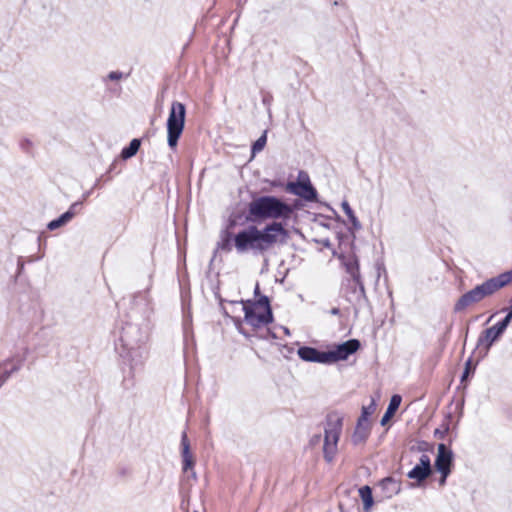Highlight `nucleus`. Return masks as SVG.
I'll list each match as a JSON object with an SVG mask.
<instances>
[{
  "label": "nucleus",
  "instance_id": "13",
  "mask_svg": "<svg viewBox=\"0 0 512 512\" xmlns=\"http://www.w3.org/2000/svg\"><path fill=\"white\" fill-rule=\"evenodd\" d=\"M347 285L349 288V294L347 295V300L353 304L355 313H358V310L367 302L365 287L363 286V297L359 295V291L361 290L360 286H358L352 279L347 280Z\"/></svg>",
  "mask_w": 512,
  "mask_h": 512
},
{
  "label": "nucleus",
  "instance_id": "28",
  "mask_svg": "<svg viewBox=\"0 0 512 512\" xmlns=\"http://www.w3.org/2000/svg\"><path fill=\"white\" fill-rule=\"evenodd\" d=\"M218 248L224 251H231V234L229 232L225 233V237L222 239L220 243H218Z\"/></svg>",
  "mask_w": 512,
  "mask_h": 512
},
{
  "label": "nucleus",
  "instance_id": "16",
  "mask_svg": "<svg viewBox=\"0 0 512 512\" xmlns=\"http://www.w3.org/2000/svg\"><path fill=\"white\" fill-rule=\"evenodd\" d=\"M379 486L382 490L383 496L388 499L399 494L401 491V482L393 477H386L382 479Z\"/></svg>",
  "mask_w": 512,
  "mask_h": 512
},
{
  "label": "nucleus",
  "instance_id": "4",
  "mask_svg": "<svg viewBox=\"0 0 512 512\" xmlns=\"http://www.w3.org/2000/svg\"><path fill=\"white\" fill-rule=\"evenodd\" d=\"M512 281V272H505L490 278L480 285L464 293L455 303L454 311L461 312L467 307L481 302Z\"/></svg>",
  "mask_w": 512,
  "mask_h": 512
},
{
  "label": "nucleus",
  "instance_id": "24",
  "mask_svg": "<svg viewBox=\"0 0 512 512\" xmlns=\"http://www.w3.org/2000/svg\"><path fill=\"white\" fill-rule=\"evenodd\" d=\"M267 142V131H264V133L253 143L251 152L252 157H254L257 153L261 152Z\"/></svg>",
  "mask_w": 512,
  "mask_h": 512
},
{
  "label": "nucleus",
  "instance_id": "3",
  "mask_svg": "<svg viewBox=\"0 0 512 512\" xmlns=\"http://www.w3.org/2000/svg\"><path fill=\"white\" fill-rule=\"evenodd\" d=\"M294 208L282 199L272 195L255 196L247 205L246 221L259 223L264 220H288Z\"/></svg>",
  "mask_w": 512,
  "mask_h": 512
},
{
  "label": "nucleus",
  "instance_id": "14",
  "mask_svg": "<svg viewBox=\"0 0 512 512\" xmlns=\"http://www.w3.org/2000/svg\"><path fill=\"white\" fill-rule=\"evenodd\" d=\"M502 335L495 326L485 329L477 340V348L484 349V354H487L493 343Z\"/></svg>",
  "mask_w": 512,
  "mask_h": 512
},
{
  "label": "nucleus",
  "instance_id": "35",
  "mask_svg": "<svg viewBox=\"0 0 512 512\" xmlns=\"http://www.w3.org/2000/svg\"><path fill=\"white\" fill-rule=\"evenodd\" d=\"M31 145V142L29 140H25L24 142H22L21 146L23 149H26V147L30 146Z\"/></svg>",
  "mask_w": 512,
  "mask_h": 512
},
{
  "label": "nucleus",
  "instance_id": "39",
  "mask_svg": "<svg viewBox=\"0 0 512 512\" xmlns=\"http://www.w3.org/2000/svg\"><path fill=\"white\" fill-rule=\"evenodd\" d=\"M319 440H320V436H315V438L312 439V442L319 441Z\"/></svg>",
  "mask_w": 512,
  "mask_h": 512
},
{
  "label": "nucleus",
  "instance_id": "33",
  "mask_svg": "<svg viewBox=\"0 0 512 512\" xmlns=\"http://www.w3.org/2000/svg\"><path fill=\"white\" fill-rule=\"evenodd\" d=\"M444 435H445V431H443V432H442V431H440L439 429H436V430H435V436H436V437H438V438L442 439V438H444Z\"/></svg>",
  "mask_w": 512,
  "mask_h": 512
},
{
  "label": "nucleus",
  "instance_id": "32",
  "mask_svg": "<svg viewBox=\"0 0 512 512\" xmlns=\"http://www.w3.org/2000/svg\"><path fill=\"white\" fill-rule=\"evenodd\" d=\"M82 204V201H78V202H75L73 203L69 209L67 211H72L73 213V218L75 217V215L77 214V208Z\"/></svg>",
  "mask_w": 512,
  "mask_h": 512
},
{
  "label": "nucleus",
  "instance_id": "43",
  "mask_svg": "<svg viewBox=\"0 0 512 512\" xmlns=\"http://www.w3.org/2000/svg\"><path fill=\"white\" fill-rule=\"evenodd\" d=\"M194 512H198V511H194Z\"/></svg>",
  "mask_w": 512,
  "mask_h": 512
},
{
  "label": "nucleus",
  "instance_id": "15",
  "mask_svg": "<svg viewBox=\"0 0 512 512\" xmlns=\"http://www.w3.org/2000/svg\"><path fill=\"white\" fill-rule=\"evenodd\" d=\"M346 272L351 276L353 282L360 286L359 295L363 297V281L360 274L359 261L356 256L347 258L344 262Z\"/></svg>",
  "mask_w": 512,
  "mask_h": 512
},
{
  "label": "nucleus",
  "instance_id": "2",
  "mask_svg": "<svg viewBox=\"0 0 512 512\" xmlns=\"http://www.w3.org/2000/svg\"><path fill=\"white\" fill-rule=\"evenodd\" d=\"M148 339V328L138 323L126 322L121 327L116 350L126 363L129 364L131 371L140 368L147 357L145 343Z\"/></svg>",
  "mask_w": 512,
  "mask_h": 512
},
{
  "label": "nucleus",
  "instance_id": "34",
  "mask_svg": "<svg viewBox=\"0 0 512 512\" xmlns=\"http://www.w3.org/2000/svg\"><path fill=\"white\" fill-rule=\"evenodd\" d=\"M330 314L335 315V316H336V315H339V314H340V309H339V308H336V307H335V308H332V309L330 310Z\"/></svg>",
  "mask_w": 512,
  "mask_h": 512
},
{
  "label": "nucleus",
  "instance_id": "27",
  "mask_svg": "<svg viewBox=\"0 0 512 512\" xmlns=\"http://www.w3.org/2000/svg\"><path fill=\"white\" fill-rule=\"evenodd\" d=\"M374 410V403H371L368 407H362L361 416L359 417L358 421L362 423H369L368 417L374 412Z\"/></svg>",
  "mask_w": 512,
  "mask_h": 512
},
{
  "label": "nucleus",
  "instance_id": "1",
  "mask_svg": "<svg viewBox=\"0 0 512 512\" xmlns=\"http://www.w3.org/2000/svg\"><path fill=\"white\" fill-rule=\"evenodd\" d=\"M288 236V231L282 222L272 221L262 229L255 225H249L235 234L233 242L239 254L252 252L255 255H262L276 244L285 243Z\"/></svg>",
  "mask_w": 512,
  "mask_h": 512
},
{
  "label": "nucleus",
  "instance_id": "19",
  "mask_svg": "<svg viewBox=\"0 0 512 512\" xmlns=\"http://www.w3.org/2000/svg\"><path fill=\"white\" fill-rule=\"evenodd\" d=\"M401 400L402 398L398 394L391 397L387 410L381 419V425H385L386 422L394 415L401 404Z\"/></svg>",
  "mask_w": 512,
  "mask_h": 512
},
{
  "label": "nucleus",
  "instance_id": "9",
  "mask_svg": "<svg viewBox=\"0 0 512 512\" xmlns=\"http://www.w3.org/2000/svg\"><path fill=\"white\" fill-rule=\"evenodd\" d=\"M244 320L253 328L263 327L273 321L272 311L258 310L249 305H243Z\"/></svg>",
  "mask_w": 512,
  "mask_h": 512
},
{
  "label": "nucleus",
  "instance_id": "38",
  "mask_svg": "<svg viewBox=\"0 0 512 512\" xmlns=\"http://www.w3.org/2000/svg\"><path fill=\"white\" fill-rule=\"evenodd\" d=\"M255 294L258 295L259 294V285L257 284L256 287H255Z\"/></svg>",
  "mask_w": 512,
  "mask_h": 512
},
{
  "label": "nucleus",
  "instance_id": "18",
  "mask_svg": "<svg viewBox=\"0 0 512 512\" xmlns=\"http://www.w3.org/2000/svg\"><path fill=\"white\" fill-rule=\"evenodd\" d=\"M370 434V423H362L357 421L354 433L352 435V442L354 445L363 444Z\"/></svg>",
  "mask_w": 512,
  "mask_h": 512
},
{
  "label": "nucleus",
  "instance_id": "41",
  "mask_svg": "<svg viewBox=\"0 0 512 512\" xmlns=\"http://www.w3.org/2000/svg\"><path fill=\"white\" fill-rule=\"evenodd\" d=\"M319 440H320V436H315V438L312 439V442L319 441Z\"/></svg>",
  "mask_w": 512,
  "mask_h": 512
},
{
  "label": "nucleus",
  "instance_id": "5",
  "mask_svg": "<svg viewBox=\"0 0 512 512\" xmlns=\"http://www.w3.org/2000/svg\"><path fill=\"white\" fill-rule=\"evenodd\" d=\"M186 108L181 102L171 104L167 119V142L170 148L176 147L185 125Z\"/></svg>",
  "mask_w": 512,
  "mask_h": 512
},
{
  "label": "nucleus",
  "instance_id": "12",
  "mask_svg": "<svg viewBox=\"0 0 512 512\" xmlns=\"http://www.w3.org/2000/svg\"><path fill=\"white\" fill-rule=\"evenodd\" d=\"M297 354L300 359L306 362L328 364L326 352L313 347L302 346L298 349Z\"/></svg>",
  "mask_w": 512,
  "mask_h": 512
},
{
  "label": "nucleus",
  "instance_id": "10",
  "mask_svg": "<svg viewBox=\"0 0 512 512\" xmlns=\"http://www.w3.org/2000/svg\"><path fill=\"white\" fill-rule=\"evenodd\" d=\"M360 348V342L357 339H350L336 346L334 350L326 352L328 364L337 361L346 360Z\"/></svg>",
  "mask_w": 512,
  "mask_h": 512
},
{
  "label": "nucleus",
  "instance_id": "6",
  "mask_svg": "<svg viewBox=\"0 0 512 512\" xmlns=\"http://www.w3.org/2000/svg\"><path fill=\"white\" fill-rule=\"evenodd\" d=\"M342 430V419L336 415H329L324 430L323 454L327 462H332Z\"/></svg>",
  "mask_w": 512,
  "mask_h": 512
},
{
  "label": "nucleus",
  "instance_id": "11",
  "mask_svg": "<svg viewBox=\"0 0 512 512\" xmlns=\"http://www.w3.org/2000/svg\"><path fill=\"white\" fill-rule=\"evenodd\" d=\"M431 472L432 469L430 457L426 454H423L419 459V464L410 470L407 476L410 479H415L417 482H422L430 476Z\"/></svg>",
  "mask_w": 512,
  "mask_h": 512
},
{
  "label": "nucleus",
  "instance_id": "21",
  "mask_svg": "<svg viewBox=\"0 0 512 512\" xmlns=\"http://www.w3.org/2000/svg\"><path fill=\"white\" fill-rule=\"evenodd\" d=\"M359 495L363 501L364 509L366 511L370 510L373 506L372 489L365 485L359 489Z\"/></svg>",
  "mask_w": 512,
  "mask_h": 512
},
{
  "label": "nucleus",
  "instance_id": "20",
  "mask_svg": "<svg viewBox=\"0 0 512 512\" xmlns=\"http://www.w3.org/2000/svg\"><path fill=\"white\" fill-rule=\"evenodd\" d=\"M73 219V213L72 211H66L61 216H59L57 219H54L50 221L47 225V228L50 231H54L67 223H69Z\"/></svg>",
  "mask_w": 512,
  "mask_h": 512
},
{
  "label": "nucleus",
  "instance_id": "22",
  "mask_svg": "<svg viewBox=\"0 0 512 512\" xmlns=\"http://www.w3.org/2000/svg\"><path fill=\"white\" fill-rule=\"evenodd\" d=\"M140 145L141 141L139 139H133L127 147L122 149L121 157L125 160L133 157L138 152Z\"/></svg>",
  "mask_w": 512,
  "mask_h": 512
},
{
  "label": "nucleus",
  "instance_id": "36",
  "mask_svg": "<svg viewBox=\"0 0 512 512\" xmlns=\"http://www.w3.org/2000/svg\"><path fill=\"white\" fill-rule=\"evenodd\" d=\"M511 305L510 307L508 308V315H510V317H512V298H511Z\"/></svg>",
  "mask_w": 512,
  "mask_h": 512
},
{
  "label": "nucleus",
  "instance_id": "31",
  "mask_svg": "<svg viewBox=\"0 0 512 512\" xmlns=\"http://www.w3.org/2000/svg\"><path fill=\"white\" fill-rule=\"evenodd\" d=\"M124 77V74L120 71H112L107 75V79L111 81H119Z\"/></svg>",
  "mask_w": 512,
  "mask_h": 512
},
{
  "label": "nucleus",
  "instance_id": "23",
  "mask_svg": "<svg viewBox=\"0 0 512 512\" xmlns=\"http://www.w3.org/2000/svg\"><path fill=\"white\" fill-rule=\"evenodd\" d=\"M341 206H342V209H343L344 213L349 218V220H350V222L352 224L353 229L360 230L362 228L361 223L359 222V220L355 216V214H354L352 208L350 207L349 203L347 201H343Z\"/></svg>",
  "mask_w": 512,
  "mask_h": 512
},
{
  "label": "nucleus",
  "instance_id": "8",
  "mask_svg": "<svg viewBox=\"0 0 512 512\" xmlns=\"http://www.w3.org/2000/svg\"><path fill=\"white\" fill-rule=\"evenodd\" d=\"M453 463V452L443 443L438 445V453L435 460V468L441 473L440 485L446 482V478L451 472Z\"/></svg>",
  "mask_w": 512,
  "mask_h": 512
},
{
  "label": "nucleus",
  "instance_id": "42",
  "mask_svg": "<svg viewBox=\"0 0 512 512\" xmlns=\"http://www.w3.org/2000/svg\"><path fill=\"white\" fill-rule=\"evenodd\" d=\"M192 476L195 478L196 477V473L193 471L192 472Z\"/></svg>",
  "mask_w": 512,
  "mask_h": 512
},
{
  "label": "nucleus",
  "instance_id": "29",
  "mask_svg": "<svg viewBox=\"0 0 512 512\" xmlns=\"http://www.w3.org/2000/svg\"><path fill=\"white\" fill-rule=\"evenodd\" d=\"M511 320H512V317H510V315L507 314L502 321L498 322L494 326L496 327V329L499 332H501L503 334L505 332L506 328L509 326Z\"/></svg>",
  "mask_w": 512,
  "mask_h": 512
},
{
  "label": "nucleus",
  "instance_id": "40",
  "mask_svg": "<svg viewBox=\"0 0 512 512\" xmlns=\"http://www.w3.org/2000/svg\"><path fill=\"white\" fill-rule=\"evenodd\" d=\"M319 440H320V436H315V438L312 439V442L319 441Z\"/></svg>",
  "mask_w": 512,
  "mask_h": 512
},
{
  "label": "nucleus",
  "instance_id": "37",
  "mask_svg": "<svg viewBox=\"0 0 512 512\" xmlns=\"http://www.w3.org/2000/svg\"><path fill=\"white\" fill-rule=\"evenodd\" d=\"M90 195V192H86L83 194V200L87 199Z\"/></svg>",
  "mask_w": 512,
  "mask_h": 512
},
{
  "label": "nucleus",
  "instance_id": "7",
  "mask_svg": "<svg viewBox=\"0 0 512 512\" xmlns=\"http://www.w3.org/2000/svg\"><path fill=\"white\" fill-rule=\"evenodd\" d=\"M287 190L306 201H315L317 198L316 189L312 186L309 176L303 171L299 172L296 182H288Z\"/></svg>",
  "mask_w": 512,
  "mask_h": 512
},
{
  "label": "nucleus",
  "instance_id": "26",
  "mask_svg": "<svg viewBox=\"0 0 512 512\" xmlns=\"http://www.w3.org/2000/svg\"><path fill=\"white\" fill-rule=\"evenodd\" d=\"M252 307L262 311H272L267 296L260 297L256 302L253 303Z\"/></svg>",
  "mask_w": 512,
  "mask_h": 512
},
{
  "label": "nucleus",
  "instance_id": "30",
  "mask_svg": "<svg viewBox=\"0 0 512 512\" xmlns=\"http://www.w3.org/2000/svg\"><path fill=\"white\" fill-rule=\"evenodd\" d=\"M474 369H475V366H472V360H471V358H469L465 363V369L461 376V382H464L467 379V377L469 376V374L471 373V371H473Z\"/></svg>",
  "mask_w": 512,
  "mask_h": 512
},
{
  "label": "nucleus",
  "instance_id": "25",
  "mask_svg": "<svg viewBox=\"0 0 512 512\" xmlns=\"http://www.w3.org/2000/svg\"><path fill=\"white\" fill-rule=\"evenodd\" d=\"M22 367V360H19L15 363L10 370L4 371L0 375V387L11 377V375L17 371H19Z\"/></svg>",
  "mask_w": 512,
  "mask_h": 512
},
{
  "label": "nucleus",
  "instance_id": "17",
  "mask_svg": "<svg viewBox=\"0 0 512 512\" xmlns=\"http://www.w3.org/2000/svg\"><path fill=\"white\" fill-rule=\"evenodd\" d=\"M182 446V459H183V470L186 472L194 466V459L190 452V444L186 432L182 433L181 437Z\"/></svg>",
  "mask_w": 512,
  "mask_h": 512
}]
</instances>
